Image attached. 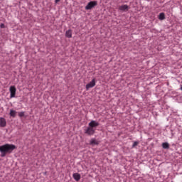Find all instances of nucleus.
I'll return each mask as SVG.
<instances>
[{"label":"nucleus","mask_w":182,"mask_h":182,"mask_svg":"<svg viewBox=\"0 0 182 182\" xmlns=\"http://www.w3.org/2000/svg\"><path fill=\"white\" fill-rule=\"evenodd\" d=\"M0 28H5V25H4V23L1 24Z\"/></svg>","instance_id":"f3484780"},{"label":"nucleus","mask_w":182,"mask_h":182,"mask_svg":"<svg viewBox=\"0 0 182 182\" xmlns=\"http://www.w3.org/2000/svg\"><path fill=\"white\" fill-rule=\"evenodd\" d=\"M96 132V128H92V127L88 126L87 129H85V134L88 136H93Z\"/></svg>","instance_id":"f03ea898"},{"label":"nucleus","mask_w":182,"mask_h":182,"mask_svg":"<svg viewBox=\"0 0 182 182\" xmlns=\"http://www.w3.org/2000/svg\"><path fill=\"white\" fill-rule=\"evenodd\" d=\"M6 127V119L4 117H0V127Z\"/></svg>","instance_id":"0eeeda50"},{"label":"nucleus","mask_w":182,"mask_h":182,"mask_svg":"<svg viewBox=\"0 0 182 182\" xmlns=\"http://www.w3.org/2000/svg\"><path fill=\"white\" fill-rule=\"evenodd\" d=\"M73 177L75 181H79V180H80V174L79 173H73Z\"/></svg>","instance_id":"1a4fd4ad"},{"label":"nucleus","mask_w":182,"mask_h":182,"mask_svg":"<svg viewBox=\"0 0 182 182\" xmlns=\"http://www.w3.org/2000/svg\"><path fill=\"white\" fill-rule=\"evenodd\" d=\"M95 86H96V79L93 78L91 82L86 85V90L92 89V87H95Z\"/></svg>","instance_id":"39448f33"},{"label":"nucleus","mask_w":182,"mask_h":182,"mask_svg":"<svg viewBox=\"0 0 182 182\" xmlns=\"http://www.w3.org/2000/svg\"><path fill=\"white\" fill-rule=\"evenodd\" d=\"M166 19V15L164 13H160L159 15V21H164Z\"/></svg>","instance_id":"9d476101"},{"label":"nucleus","mask_w":182,"mask_h":182,"mask_svg":"<svg viewBox=\"0 0 182 182\" xmlns=\"http://www.w3.org/2000/svg\"><path fill=\"white\" fill-rule=\"evenodd\" d=\"M119 10L122 11L123 12H124L126 11H129V6H127L126 4L122 5L121 6L119 7Z\"/></svg>","instance_id":"6e6552de"},{"label":"nucleus","mask_w":182,"mask_h":182,"mask_svg":"<svg viewBox=\"0 0 182 182\" xmlns=\"http://www.w3.org/2000/svg\"><path fill=\"white\" fill-rule=\"evenodd\" d=\"M90 144H99V143H97V141H96V139H92L90 140Z\"/></svg>","instance_id":"4468645a"},{"label":"nucleus","mask_w":182,"mask_h":182,"mask_svg":"<svg viewBox=\"0 0 182 182\" xmlns=\"http://www.w3.org/2000/svg\"><path fill=\"white\" fill-rule=\"evenodd\" d=\"M9 92H10V99H14L16 95V87L15 86L12 85L9 87Z\"/></svg>","instance_id":"7ed1b4c3"},{"label":"nucleus","mask_w":182,"mask_h":182,"mask_svg":"<svg viewBox=\"0 0 182 182\" xmlns=\"http://www.w3.org/2000/svg\"><path fill=\"white\" fill-rule=\"evenodd\" d=\"M15 149H16V146L14 144H7L0 146L1 157H5V156H6V153H12Z\"/></svg>","instance_id":"f257e3e1"},{"label":"nucleus","mask_w":182,"mask_h":182,"mask_svg":"<svg viewBox=\"0 0 182 182\" xmlns=\"http://www.w3.org/2000/svg\"><path fill=\"white\" fill-rule=\"evenodd\" d=\"M66 38H72V30H68L65 32Z\"/></svg>","instance_id":"9b49d317"},{"label":"nucleus","mask_w":182,"mask_h":182,"mask_svg":"<svg viewBox=\"0 0 182 182\" xmlns=\"http://www.w3.org/2000/svg\"><path fill=\"white\" fill-rule=\"evenodd\" d=\"M10 116L11 117H15L16 116V111H15L14 109H11L10 110Z\"/></svg>","instance_id":"ddd939ff"},{"label":"nucleus","mask_w":182,"mask_h":182,"mask_svg":"<svg viewBox=\"0 0 182 182\" xmlns=\"http://www.w3.org/2000/svg\"><path fill=\"white\" fill-rule=\"evenodd\" d=\"M181 90H182V85H181Z\"/></svg>","instance_id":"6ab92c4d"},{"label":"nucleus","mask_w":182,"mask_h":182,"mask_svg":"<svg viewBox=\"0 0 182 182\" xmlns=\"http://www.w3.org/2000/svg\"><path fill=\"white\" fill-rule=\"evenodd\" d=\"M97 5V1H90L85 6V9L87 11H89V9H92V8H95V6H96Z\"/></svg>","instance_id":"20e7f679"},{"label":"nucleus","mask_w":182,"mask_h":182,"mask_svg":"<svg viewBox=\"0 0 182 182\" xmlns=\"http://www.w3.org/2000/svg\"><path fill=\"white\" fill-rule=\"evenodd\" d=\"M60 0H55V4H58V2H60Z\"/></svg>","instance_id":"a211bd4d"},{"label":"nucleus","mask_w":182,"mask_h":182,"mask_svg":"<svg viewBox=\"0 0 182 182\" xmlns=\"http://www.w3.org/2000/svg\"><path fill=\"white\" fill-rule=\"evenodd\" d=\"M138 144H139V141H134L132 145V149H134V147H136V146H137Z\"/></svg>","instance_id":"dca6fc26"},{"label":"nucleus","mask_w":182,"mask_h":182,"mask_svg":"<svg viewBox=\"0 0 182 182\" xmlns=\"http://www.w3.org/2000/svg\"><path fill=\"white\" fill-rule=\"evenodd\" d=\"M88 126L90 127H92V129H96V127H97V126H99V122L95 121V120H92L89 124Z\"/></svg>","instance_id":"423d86ee"},{"label":"nucleus","mask_w":182,"mask_h":182,"mask_svg":"<svg viewBox=\"0 0 182 182\" xmlns=\"http://www.w3.org/2000/svg\"><path fill=\"white\" fill-rule=\"evenodd\" d=\"M162 147H163V149H170V144H168V142H164L162 144Z\"/></svg>","instance_id":"f8f14e48"},{"label":"nucleus","mask_w":182,"mask_h":182,"mask_svg":"<svg viewBox=\"0 0 182 182\" xmlns=\"http://www.w3.org/2000/svg\"><path fill=\"white\" fill-rule=\"evenodd\" d=\"M19 117H23L25 116V112H18Z\"/></svg>","instance_id":"2eb2a0df"}]
</instances>
